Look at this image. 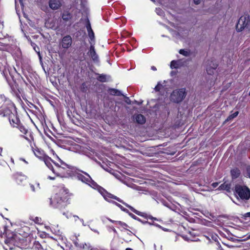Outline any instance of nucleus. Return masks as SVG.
I'll list each match as a JSON object with an SVG mask.
<instances>
[{"mask_svg":"<svg viewBox=\"0 0 250 250\" xmlns=\"http://www.w3.org/2000/svg\"><path fill=\"white\" fill-rule=\"evenodd\" d=\"M71 193L64 187L58 188L55 194L49 198L50 205L60 210L65 208L70 203Z\"/></svg>","mask_w":250,"mask_h":250,"instance_id":"f257e3e1","label":"nucleus"},{"mask_svg":"<svg viewBox=\"0 0 250 250\" xmlns=\"http://www.w3.org/2000/svg\"><path fill=\"white\" fill-rule=\"evenodd\" d=\"M4 64V65H3V63H0V70L2 72L5 77L7 78L9 84L13 94L17 99L21 100V95L22 90L19 87V84L14 80V74L16 70L14 67L13 68L10 67L8 63Z\"/></svg>","mask_w":250,"mask_h":250,"instance_id":"f03ea898","label":"nucleus"},{"mask_svg":"<svg viewBox=\"0 0 250 250\" xmlns=\"http://www.w3.org/2000/svg\"><path fill=\"white\" fill-rule=\"evenodd\" d=\"M14 104L4 94L0 95V116L4 117L14 111Z\"/></svg>","mask_w":250,"mask_h":250,"instance_id":"7ed1b4c3","label":"nucleus"},{"mask_svg":"<svg viewBox=\"0 0 250 250\" xmlns=\"http://www.w3.org/2000/svg\"><path fill=\"white\" fill-rule=\"evenodd\" d=\"M104 198L107 202H111L110 201V199H115L116 201L121 203L123 205H124L125 207L129 208L132 211H133L134 213L136 214L137 215L146 218V214L144 212H140L136 209H135L133 207L130 206L128 204L125 202L123 200L121 199L120 198L118 197L117 196L108 192L107 191L105 193V194L103 196Z\"/></svg>","mask_w":250,"mask_h":250,"instance_id":"20e7f679","label":"nucleus"},{"mask_svg":"<svg viewBox=\"0 0 250 250\" xmlns=\"http://www.w3.org/2000/svg\"><path fill=\"white\" fill-rule=\"evenodd\" d=\"M187 95L186 88H177L173 90L170 96V101L176 104L181 103L186 98Z\"/></svg>","mask_w":250,"mask_h":250,"instance_id":"39448f33","label":"nucleus"},{"mask_svg":"<svg viewBox=\"0 0 250 250\" xmlns=\"http://www.w3.org/2000/svg\"><path fill=\"white\" fill-rule=\"evenodd\" d=\"M234 193L236 196L242 200H248L250 198V190L246 186L235 185Z\"/></svg>","mask_w":250,"mask_h":250,"instance_id":"423d86ee","label":"nucleus"},{"mask_svg":"<svg viewBox=\"0 0 250 250\" xmlns=\"http://www.w3.org/2000/svg\"><path fill=\"white\" fill-rule=\"evenodd\" d=\"M236 29L238 32L245 29L250 31V16L248 14L242 16L238 21Z\"/></svg>","mask_w":250,"mask_h":250,"instance_id":"0eeeda50","label":"nucleus"},{"mask_svg":"<svg viewBox=\"0 0 250 250\" xmlns=\"http://www.w3.org/2000/svg\"><path fill=\"white\" fill-rule=\"evenodd\" d=\"M78 170L84 174V175H83L81 173H77V176L78 180L81 181L84 183L87 184L91 187H95L97 186V183L92 180L91 176L87 172L80 169H78Z\"/></svg>","mask_w":250,"mask_h":250,"instance_id":"6e6552de","label":"nucleus"},{"mask_svg":"<svg viewBox=\"0 0 250 250\" xmlns=\"http://www.w3.org/2000/svg\"><path fill=\"white\" fill-rule=\"evenodd\" d=\"M54 167L52 172L57 176L63 177L67 173L68 165L63 162H61V165L54 163Z\"/></svg>","mask_w":250,"mask_h":250,"instance_id":"1a4fd4ad","label":"nucleus"},{"mask_svg":"<svg viewBox=\"0 0 250 250\" xmlns=\"http://www.w3.org/2000/svg\"><path fill=\"white\" fill-rule=\"evenodd\" d=\"M5 117H7L10 125L14 127H16L21 123L20 119L18 115L16 106H14V111L9 113Z\"/></svg>","mask_w":250,"mask_h":250,"instance_id":"9d476101","label":"nucleus"},{"mask_svg":"<svg viewBox=\"0 0 250 250\" xmlns=\"http://www.w3.org/2000/svg\"><path fill=\"white\" fill-rule=\"evenodd\" d=\"M12 179L18 184L24 186L27 183V177L21 172H17L12 175Z\"/></svg>","mask_w":250,"mask_h":250,"instance_id":"9b49d317","label":"nucleus"},{"mask_svg":"<svg viewBox=\"0 0 250 250\" xmlns=\"http://www.w3.org/2000/svg\"><path fill=\"white\" fill-rule=\"evenodd\" d=\"M62 19L66 25L70 26L73 21H72L73 15L68 10H64L61 14Z\"/></svg>","mask_w":250,"mask_h":250,"instance_id":"f8f14e48","label":"nucleus"},{"mask_svg":"<svg viewBox=\"0 0 250 250\" xmlns=\"http://www.w3.org/2000/svg\"><path fill=\"white\" fill-rule=\"evenodd\" d=\"M72 39L70 35H66L64 36L60 42V44L62 48L67 49L72 45Z\"/></svg>","mask_w":250,"mask_h":250,"instance_id":"ddd939ff","label":"nucleus"},{"mask_svg":"<svg viewBox=\"0 0 250 250\" xmlns=\"http://www.w3.org/2000/svg\"><path fill=\"white\" fill-rule=\"evenodd\" d=\"M87 55L91 58V59L95 62H99L98 55L96 52L94 44H90L89 51L87 52Z\"/></svg>","mask_w":250,"mask_h":250,"instance_id":"4468645a","label":"nucleus"},{"mask_svg":"<svg viewBox=\"0 0 250 250\" xmlns=\"http://www.w3.org/2000/svg\"><path fill=\"white\" fill-rule=\"evenodd\" d=\"M48 4L51 9L58 10L62 6V0H49Z\"/></svg>","mask_w":250,"mask_h":250,"instance_id":"2eb2a0df","label":"nucleus"},{"mask_svg":"<svg viewBox=\"0 0 250 250\" xmlns=\"http://www.w3.org/2000/svg\"><path fill=\"white\" fill-rule=\"evenodd\" d=\"M33 152L35 155L41 160H43L45 157L48 156L43 150L38 147L34 148Z\"/></svg>","mask_w":250,"mask_h":250,"instance_id":"dca6fc26","label":"nucleus"},{"mask_svg":"<svg viewBox=\"0 0 250 250\" xmlns=\"http://www.w3.org/2000/svg\"><path fill=\"white\" fill-rule=\"evenodd\" d=\"M218 66V63H210L209 65H207L206 70L207 73L210 75H213L216 71Z\"/></svg>","mask_w":250,"mask_h":250,"instance_id":"f3484780","label":"nucleus"},{"mask_svg":"<svg viewBox=\"0 0 250 250\" xmlns=\"http://www.w3.org/2000/svg\"><path fill=\"white\" fill-rule=\"evenodd\" d=\"M16 237L17 235L15 234H12L11 236L6 237L4 240V243L9 247H10V245H15Z\"/></svg>","mask_w":250,"mask_h":250,"instance_id":"a211bd4d","label":"nucleus"},{"mask_svg":"<svg viewBox=\"0 0 250 250\" xmlns=\"http://www.w3.org/2000/svg\"><path fill=\"white\" fill-rule=\"evenodd\" d=\"M230 176L232 180L238 178L241 175V171L238 167H234L230 170Z\"/></svg>","mask_w":250,"mask_h":250,"instance_id":"6ab92c4d","label":"nucleus"},{"mask_svg":"<svg viewBox=\"0 0 250 250\" xmlns=\"http://www.w3.org/2000/svg\"><path fill=\"white\" fill-rule=\"evenodd\" d=\"M18 128L20 131L22 133L23 135H22L21 136L23 137L26 140L29 141V139H28L27 137L24 136V135H26L28 133H30L28 131V129L24 126L21 123L16 127Z\"/></svg>","mask_w":250,"mask_h":250,"instance_id":"aec40b11","label":"nucleus"},{"mask_svg":"<svg viewBox=\"0 0 250 250\" xmlns=\"http://www.w3.org/2000/svg\"><path fill=\"white\" fill-rule=\"evenodd\" d=\"M136 122L140 125H144L146 122V117L141 114H138L134 116Z\"/></svg>","mask_w":250,"mask_h":250,"instance_id":"412c9836","label":"nucleus"},{"mask_svg":"<svg viewBox=\"0 0 250 250\" xmlns=\"http://www.w3.org/2000/svg\"><path fill=\"white\" fill-rule=\"evenodd\" d=\"M19 161H22L24 162L25 164H28V162L23 158H20L18 159H16V162H15V160L14 158H10V166L13 169H15L16 167V166H18L19 162Z\"/></svg>","mask_w":250,"mask_h":250,"instance_id":"4be33fe9","label":"nucleus"},{"mask_svg":"<svg viewBox=\"0 0 250 250\" xmlns=\"http://www.w3.org/2000/svg\"><path fill=\"white\" fill-rule=\"evenodd\" d=\"M42 161L44 162L45 165L48 167V168L52 171L54 167V166L52 165V163L53 164L55 163L53 160L47 156V157H45Z\"/></svg>","mask_w":250,"mask_h":250,"instance_id":"5701e85b","label":"nucleus"},{"mask_svg":"<svg viewBox=\"0 0 250 250\" xmlns=\"http://www.w3.org/2000/svg\"><path fill=\"white\" fill-rule=\"evenodd\" d=\"M231 184L224 182L221 184L217 188L218 190H226L227 192H229L231 189Z\"/></svg>","mask_w":250,"mask_h":250,"instance_id":"b1692460","label":"nucleus"},{"mask_svg":"<svg viewBox=\"0 0 250 250\" xmlns=\"http://www.w3.org/2000/svg\"><path fill=\"white\" fill-rule=\"evenodd\" d=\"M108 93L112 96H124L121 92V91L118 89L113 88H109L107 90Z\"/></svg>","mask_w":250,"mask_h":250,"instance_id":"393cba45","label":"nucleus"},{"mask_svg":"<svg viewBox=\"0 0 250 250\" xmlns=\"http://www.w3.org/2000/svg\"><path fill=\"white\" fill-rule=\"evenodd\" d=\"M7 39L8 40V42H6L5 40L4 42H0V44L2 46H6L8 49H9L11 46L14 45L15 41L11 37L8 38Z\"/></svg>","mask_w":250,"mask_h":250,"instance_id":"a878e982","label":"nucleus"},{"mask_svg":"<svg viewBox=\"0 0 250 250\" xmlns=\"http://www.w3.org/2000/svg\"><path fill=\"white\" fill-rule=\"evenodd\" d=\"M20 243H21L20 246L17 245L18 247L21 248V249H27L30 248L29 245L27 244V240L25 239H20Z\"/></svg>","mask_w":250,"mask_h":250,"instance_id":"bb28decb","label":"nucleus"},{"mask_svg":"<svg viewBox=\"0 0 250 250\" xmlns=\"http://www.w3.org/2000/svg\"><path fill=\"white\" fill-rule=\"evenodd\" d=\"M92 188L94 189H97L98 190V191L101 193V194L103 196V197L107 192V191L104 188L98 185L97 184L96 186L92 187Z\"/></svg>","mask_w":250,"mask_h":250,"instance_id":"cd10ccee","label":"nucleus"},{"mask_svg":"<svg viewBox=\"0 0 250 250\" xmlns=\"http://www.w3.org/2000/svg\"><path fill=\"white\" fill-rule=\"evenodd\" d=\"M89 38L90 44H94L95 43V35L93 30L87 32Z\"/></svg>","mask_w":250,"mask_h":250,"instance_id":"c85d7f7f","label":"nucleus"},{"mask_svg":"<svg viewBox=\"0 0 250 250\" xmlns=\"http://www.w3.org/2000/svg\"><path fill=\"white\" fill-rule=\"evenodd\" d=\"M30 187L33 191H35L36 189H40V184L37 182H34L30 184Z\"/></svg>","mask_w":250,"mask_h":250,"instance_id":"c756f323","label":"nucleus"},{"mask_svg":"<svg viewBox=\"0 0 250 250\" xmlns=\"http://www.w3.org/2000/svg\"><path fill=\"white\" fill-rule=\"evenodd\" d=\"M98 76L97 77V80L102 83L107 82L106 76L104 74H98Z\"/></svg>","mask_w":250,"mask_h":250,"instance_id":"7c9ffc66","label":"nucleus"},{"mask_svg":"<svg viewBox=\"0 0 250 250\" xmlns=\"http://www.w3.org/2000/svg\"><path fill=\"white\" fill-rule=\"evenodd\" d=\"M14 57H15L16 62H21L22 61L21 53V52H18L16 53L15 56L13 55Z\"/></svg>","mask_w":250,"mask_h":250,"instance_id":"2f4dec72","label":"nucleus"},{"mask_svg":"<svg viewBox=\"0 0 250 250\" xmlns=\"http://www.w3.org/2000/svg\"><path fill=\"white\" fill-rule=\"evenodd\" d=\"M112 203L113 204H114L115 206H116L117 207L121 209V210H122L127 213H128V212H129V211H128V210L127 209L125 208L123 206H122L119 203H118L115 201H112Z\"/></svg>","mask_w":250,"mask_h":250,"instance_id":"473e14b6","label":"nucleus"},{"mask_svg":"<svg viewBox=\"0 0 250 250\" xmlns=\"http://www.w3.org/2000/svg\"><path fill=\"white\" fill-rule=\"evenodd\" d=\"M238 114H239V111H236L235 112H234L233 113L229 115L227 117V119L226 120V122H228V121H229L232 120L234 118L238 116Z\"/></svg>","mask_w":250,"mask_h":250,"instance_id":"72a5a7b5","label":"nucleus"},{"mask_svg":"<svg viewBox=\"0 0 250 250\" xmlns=\"http://www.w3.org/2000/svg\"><path fill=\"white\" fill-rule=\"evenodd\" d=\"M179 53L180 54L183 55V56H186V57H188V56H190V51L189 50H186V49H180L179 51Z\"/></svg>","mask_w":250,"mask_h":250,"instance_id":"f704fd0d","label":"nucleus"},{"mask_svg":"<svg viewBox=\"0 0 250 250\" xmlns=\"http://www.w3.org/2000/svg\"><path fill=\"white\" fill-rule=\"evenodd\" d=\"M111 222L113 223H116V224L120 225L122 227H123L124 229H126L127 227H128V225L125 222H123L122 221H112L111 220H110Z\"/></svg>","mask_w":250,"mask_h":250,"instance_id":"c9c22d12","label":"nucleus"},{"mask_svg":"<svg viewBox=\"0 0 250 250\" xmlns=\"http://www.w3.org/2000/svg\"><path fill=\"white\" fill-rule=\"evenodd\" d=\"M184 63H170V67L171 69H177L180 68Z\"/></svg>","mask_w":250,"mask_h":250,"instance_id":"e433bc0d","label":"nucleus"},{"mask_svg":"<svg viewBox=\"0 0 250 250\" xmlns=\"http://www.w3.org/2000/svg\"><path fill=\"white\" fill-rule=\"evenodd\" d=\"M80 88L82 92H86L88 90V86L86 83L84 82L81 84Z\"/></svg>","mask_w":250,"mask_h":250,"instance_id":"4c0bfd02","label":"nucleus"},{"mask_svg":"<svg viewBox=\"0 0 250 250\" xmlns=\"http://www.w3.org/2000/svg\"><path fill=\"white\" fill-rule=\"evenodd\" d=\"M32 220L36 224H42V219L41 217H35L34 218L32 217Z\"/></svg>","mask_w":250,"mask_h":250,"instance_id":"58836bf2","label":"nucleus"},{"mask_svg":"<svg viewBox=\"0 0 250 250\" xmlns=\"http://www.w3.org/2000/svg\"><path fill=\"white\" fill-rule=\"evenodd\" d=\"M128 214L132 218L134 219V220H137L139 221H141V219L137 217L136 215H135L133 213L129 212H128Z\"/></svg>","mask_w":250,"mask_h":250,"instance_id":"ea45409f","label":"nucleus"},{"mask_svg":"<svg viewBox=\"0 0 250 250\" xmlns=\"http://www.w3.org/2000/svg\"><path fill=\"white\" fill-rule=\"evenodd\" d=\"M86 28L87 29V32L93 30L92 29L90 23L88 20L87 21V22L86 24Z\"/></svg>","mask_w":250,"mask_h":250,"instance_id":"a19ab883","label":"nucleus"},{"mask_svg":"<svg viewBox=\"0 0 250 250\" xmlns=\"http://www.w3.org/2000/svg\"><path fill=\"white\" fill-rule=\"evenodd\" d=\"M162 86V85L161 84H158L155 87V90L156 91H160V89H161V87Z\"/></svg>","mask_w":250,"mask_h":250,"instance_id":"79ce46f5","label":"nucleus"},{"mask_svg":"<svg viewBox=\"0 0 250 250\" xmlns=\"http://www.w3.org/2000/svg\"><path fill=\"white\" fill-rule=\"evenodd\" d=\"M246 172L247 176L250 178V166H249L246 167Z\"/></svg>","mask_w":250,"mask_h":250,"instance_id":"37998d69","label":"nucleus"},{"mask_svg":"<svg viewBox=\"0 0 250 250\" xmlns=\"http://www.w3.org/2000/svg\"><path fill=\"white\" fill-rule=\"evenodd\" d=\"M178 71L177 70H172L170 72V74L171 76H175L177 74Z\"/></svg>","mask_w":250,"mask_h":250,"instance_id":"c03bdc74","label":"nucleus"},{"mask_svg":"<svg viewBox=\"0 0 250 250\" xmlns=\"http://www.w3.org/2000/svg\"><path fill=\"white\" fill-rule=\"evenodd\" d=\"M218 185H219L218 182H214V183H212L211 186L213 188H216L218 186Z\"/></svg>","mask_w":250,"mask_h":250,"instance_id":"a18cd8bd","label":"nucleus"},{"mask_svg":"<svg viewBox=\"0 0 250 250\" xmlns=\"http://www.w3.org/2000/svg\"><path fill=\"white\" fill-rule=\"evenodd\" d=\"M243 216L244 218L250 217V212L246 213Z\"/></svg>","mask_w":250,"mask_h":250,"instance_id":"49530a36","label":"nucleus"},{"mask_svg":"<svg viewBox=\"0 0 250 250\" xmlns=\"http://www.w3.org/2000/svg\"><path fill=\"white\" fill-rule=\"evenodd\" d=\"M125 98L126 99V100H125V102L127 104H130L131 102H130V100H129V99L128 97H125Z\"/></svg>","mask_w":250,"mask_h":250,"instance_id":"de8ad7c7","label":"nucleus"},{"mask_svg":"<svg viewBox=\"0 0 250 250\" xmlns=\"http://www.w3.org/2000/svg\"><path fill=\"white\" fill-rule=\"evenodd\" d=\"M193 1L195 4H198L200 3L201 0H193Z\"/></svg>","mask_w":250,"mask_h":250,"instance_id":"09e8293b","label":"nucleus"},{"mask_svg":"<svg viewBox=\"0 0 250 250\" xmlns=\"http://www.w3.org/2000/svg\"><path fill=\"white\" fill-rule=\"evenodd\" d=\"M38 56H39V59H40V62H42V57L41 56V54H40V52H38Z\"/></svg>","mask_w":250,"mask_h":250,"instance_id":"8fccbe9b","label":"nucleus"},{"mask_svg":"<svg viewBox=\"0 0 250 250\" xmlns=\"http://www.w3.org/2000/svg\"><path fill=\"white\" fill-rule=\"evenodd\" d=\"M41 247V244L37 242V244H36V247L38 249H39Z\"/></svg>","mask_w":250,"mask_h":250,"instance_id":"3c124183","label":"nucleus"},{"mask_svg":"<svg viewBox=\"0 0 250 250\" xmlns=\"http://www.w3.org/2000/svg\"><path fill=\"white\" fill-rule=\"evenodd\" d=\"M28 81H29V83L31 84V85L32 86H34V87L35 86V85H34V83L32 82H31V81H30V80H28Z\"/></svg>","mask_w":250,"mask_h":250,"instance_id":"603ef678","label":"nucleus"},{"mask_svg":"<svg viewBox=\"0 0 250 250\" xmlns=\"http://www.w3.org/2000/svg\"><path fill=\"white\" fill-rule=\"evenodd\" d=\"M219 244V246H218V249L219 250H223V249L222 248L221 246H220V245L219 244Z\"/></svg>","mask_w":250,"mask_h":250,"instance_id":"864d4df0","label":"nucleus"},{"mask_svg":"<svg viewBox=\"0 0 250 250\" xmlns=\"http://www.w3.org/2000/svg\"><path fill=\"white\" fill-rule=\"evenodd\" d=\"M151 69L153 70H156V68L155 66H153L151 67Z\"/></svg>","mask_w":250,"mask_h":250,"instance_id":"5fc2aeb1","label":"nucleus"},{"mask_svg":"<svg viewBox=\"0 0 250 250\" xmlns=\"http://www.w3.org/2000/svg\"><path fill=\"white\" fill-rule=\"evenodd\" d=\"M170 62H172V63L178 62V61H175V60H172V61H171Z\"/></svg>","mask_w":250,"mask_h":250,"instance_id":"6e6d98bb","label":"nucleus"},{"mask_svg":"<svg viewBox=\"0 0 250 250\" xmlns=\"http://www.w3.org/2000/svg\"><path fill=\"white\" fill-rule=\"evenodd\" d=\"M48 178H49V179H51V180H54V179H55V178H54V177H51V176H49V177H48Z\"/></svg>","mask_w":250,"mask_h":250,"instance_id":"4d7b16f0","label":"nucleus"},{"mask_svg":"<svg viewBox=\"0 0 250 250\" xmlns=\"http://www.w3.org/2000/svg\"><path fill=\"white\" fill-rule=\"evenodd\" d=\"M103 249H99L98 248H94L92 250H102Z\"/></svg>","mask_w":250,"mask_h":250,"instance_id":"13d9d810","label":"nucleus"},{"mask_svg":"<svg viewBox=\"0 0 250 250\" xmlns=\"http://www.w3.org/2000/svg\"><path fill=\"white\" fill-rule=\"evenodd\" d=\"M125 250H133V249L130 248H127L125 249Z\"/></svg>","mask_w":250,"mask_h":250,"instance_id":"bf43d9fd","label":"nucleus"},{"mask_svg":"<svg viewBox=\"0 0 250 250\" xmlns=\"http://www.w3.org/2000/svg\"><path fill=\"white\" fill-rule=\"evenodd\" d=\"M1 152H2V148H1V147H0V156H1Z\"/></svg>","mask_w":250,"mask_h":250,"instance_id":"052dcab7","label":"nucleus"},{"mask_svg":"<svg viewBox=\"0 0 250 250\" xmlns=\"http://www.w3.org/2000/svg\"><path fill=\"white\" fill-rule=\"evenodd\" d=\"M41 64H42V66L43 67V63H42Z\"/></svg>","mask_w":250,"mask_h":250,"instance_id":"680f3d73","label":"nucleus"},{"mask_svg":"<svg viewBox=\"0 0 250 250\" xmlns=\"http://www.w3.org/2000/svg\"><path fill=\"white\" fill-rule=\"evenodd\" d=\"M249 238H250V235L248 236Z\"/></svg>","mask_w":250,"mask_h":250,"instance_id":"e2e57ef3","label":"nucleus"}]
</instances>
